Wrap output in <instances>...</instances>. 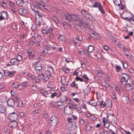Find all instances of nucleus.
<instances>
[{
  "label": "nucleus",
  "instance_id": "1",
  "mask_svg": "<svg viewBox=\"0 0 134 134\" xmlns=\"http://www.w3.org/2000/svg\"><path fill=\"white\" fill-rule=\"evenodd\" d=\"M65 16L64 18L63 19L65 20H68V22H71V19L73 20H75L76 22L79 21L80 22L81 21L82 19L79 18L77 16L73 14L70 15L69 14H67L65 15Z\"/></svg>",
  "mask_w": 134,
  "mask_h": 134
},
{
  "label": "nucleus",
  "instance_id": "2",
  "mask_svg": "<svg viewBox=\"0 0 134 134\" xmlns=\"http://www.w3.org/2000/svg\"><path fill=\"white\" fill-rule=\"evenodd\" d=\"M39 77H40L41 79H42L43 81L44 82L47 80L48 79L51 77V74L50 73L47 72H46L45 73H40L38 75Z\"/></svg>",
  "mask_w": 134,
  "mask_h": 134
},
{
  "label": "nucleus",
  "instance_id": "3",
  "mask_svg": "<svg viewBox=\"0 0 134 134\" xmlns=\"http://www.w3.org/2000/svg\"><path fill=\"white\" fill-rule=\"evenodd\" d=\"M81 13L87 19H88L92 21H95L94 19L93 16L87 11L85 10H81Z\"/></svg>",
  "mask_w": 134,
  "mask_h": 134
},
{
  "label": "nucleus",
  "instance_id": "4",
  "mask_svg": "<svg viewBox=\"0 0 134 134\" xmlns=\"http://www.w3.org/2000/svg\"><path fill=\"white\" fill-rule=\"evenodd\" d=\"M8 118L11 121L16 120L18 118V115L16 113L13 112L9 114Z\"/></svg>",
  "mask_w": 134,
  "mask_h": 134
},
{
  "label": "nucleus",
  "instance_id": "5",
  "mask_svg": "<svg viewBox=\"0 0 134 134\" xmlns=\"http://www.w3.org/2000/svg\"><path fill=\"white\" fill-rule=\"evenodd\" d=\"M48 120H50V123H51L55 126L56 125L58 122V117L55 115L52 116L49 119H48Z\"/></svg>",
  "mask_w": 134,
  "mask_h": 134
},
{
  "label": "nucleus",
  "instance_id": "6",
  "mask_svg": "<svg viewBox=\"0 0 134 134\" xmlns=\"http://www.w3.org/2000/svg\"><path fill=\"white\" fill-rule=\"evenodd\" d=\"M17 77H18V79L17 77L15 79V82L13 83L11 85V87H12L15 89H17L19 86V81H18L17 80H18V81L21 80L20 76H17Z\"/></svg>",
  "mask_w": 134,
  "mask_h": 134
},
{
  "label": "nucleus",
  "instance_id": "7",
  "mask_svg": "<svg viewBox=\"0 0 134 134\" xmlns=\"http://www.w3.org/2000/svg\"><path fill=\"white\" fill-rule=\"evenodd\" d=\"M4 75L7 76H9L10 77H13L14 75L15 72L14 71H10L7 70H5L3 71Z\"/></svg>",
  "mask_w": 134,
  "mask_h": 134
},
{
  "label": "nucleus",
  "instance_id": "8",
  "mask_svg": "<svg viewBox=\"0 0 134 134\" xmlns=\"http://www.w3.org/2000/svg\"><path fill=\"white\" fill-rule=\"evenodd\" d=\"M80 25H83L84 27H86V28H87L90 29L91 25L89 23L85 21H83L82 19L81 21L80 22Z\"/></svg>",
  "mask_w": 134,
  "mask_h": 134
},
{
  "label": "nucleus",
  "instance_id": "9",
  "mask_svg": "<svg viewBox=\"0 0 134 134\" xmlns=\"http://www.w3.org/2000/svg\"><path fill=\"white\" fill-rule=\"evenodd\" d=\"M15 100L13 99L9 98L7 100V105L10 107H13L15 104Z\"/></svg>",
  "mask_w": 134,
  "mask_h": 134
},
{
  "label": "nucleus",
  "instance_id": "10",
  "mask_svg": "<svg viewBox=\"0 0 134 134\" xmlns=\"http://www.w3.org/2000/svg\"><path fill=\"white\" fill-rule=\"evenodd\" d=\"M18 124L16 120H12L9 122V125L11 128H15L17 127Z\"/></svg>",
  "mask_w": 134,
  "mask_h": 134
},
{
  "label": "nucleus",
  "instance_id": "11",
  "mask_svg": "<svg viewBox=\"0 0 134 134\" xmlns=\"http://www.w3.org/2000/svg\"><path fill=\"white\" fill-rule=\"evenodd\" d=\"M28 55L30 59H32L34 57L35 52L34 50L29 49L28 51Z\"/></svg>",
  "mask_w": 134,
  "mask_h": 134
},
{
  "label": "nucleus",
  "instance_id": "12",
  "mask_svg": "<svg viewBox=\"0 0 134 134\" xmlns=\"http://www.w3.org/2000/svg\"><path fill=\"white\" fill-rule=\"evenodd\" d=\"M10 63L12 65H18L19 64V62L15 58H13L10 60Z\"/></svg>",
  "mask_w": 134,
  "mask_h": 134
},
{
  "label": "nucleus",
  "instance_id": "13",
  "mask_svg": "<svg viewBox=\"0 0 134 134\" xmlns=\"http://www.w3.org/2000/svg\"><path fill=\"white\" fill-rule=\"evenodd\" d=\"M35 69L36 71L38 72L42 71V66L41 64H35Z\"/></svg>",
  "mask_w": 134,
  "mask_h": 134
},
{
  "label": "nucleus",
  "instance_id": "14",
  "mask_svg": "<svg viewBox=\"0 0 134 134\" xmlns=\"http://www.w3.org/2000/svg\"><path fill=\"white\" fill-rule=\"evenodd\" d=\"M133 84L132 83H129L125 86L126 90L128 91H130L133 88Z\"/></svg>",
  "mask_w": 134,
  "mask_h": 134
},
{
  "label": "nucleus",
  "instance_id": "15",
  "mask_svg": "<svg viewBox=\"0 0 134 134\" xmlns=\"http://www.w3.org/2000/svg\"><path fill=\"white\" fill-rule=\"evenodd\" d=\"M43 4L41 3L40 2H36L35 4V6L37 10L39 9L41 10H43Z\"/></svg>",
  "mask_w": 134,
  "mask_h": 134
},
{
  "label": "nucleus",
  "instance_id": "16",
  "mask_svg": "<svg viewBox=\"0 0 134 134\" xmlns=\"http://www.w3.org/2000/svg\"><path fill=\"white\" fill-rule=\"evenodd\" d=\"M25 0H16V3L17 5L20 7H23L24 5V2Z\"/></svg>",
  "mask_w": 134,
  "mask_h": 134
},
{
  "label": "nucleus",
  "instance_id": "17",
  "mask_svg": "<svg viewBox=\"0 0 134 134\" xmlns=\"http://www.w3.org/2000/svg\"><path fill=\"white\" fill-rule=\"evenodd\" d=\"M18 12L20 14L22 15H25L26 14L27 12L26 9L23 8H19L18 9Z\"/></svg>",
  "mask_w": 134,
  "mask_h": 134
},
{
  "label": "nucleus",
  "instance_id": "18",
  "mask_svg": "<svg viewBox=\"0 0 134 134\" xmlns=\"http://www.w3.org/2000/svg\"><path fill=\"white\" fill-rule=\"evenodd\" d=\"M115 116L113 114L110 115L107 117V119L109 120L115 122Z\"/></svg>",
  "mask_w": 134,
  "mask_h": 134
},
{
  "label": "nucleus",
  "instance_id": "19",
  "mask_svg": "<svg viewBox=\"0 0 134 134\" xmlns=\"http://www.w3.org/2000/svg\"><path fill=\"white\" fill-rule=\"evenodd\" d=\"M60 99L61 101L63 102H65L67 101L68 99L69 100L67 97L65 96H62L61 97Z\"/></svg>",
  "mask_w": 134,
  "mask_h": 134
},
{
  "label": "nucleus",
  "instance_id": "20",
  "mask_svg": "<svg viewBox=\"0 0 134 134\" xmlns=\"http://www.w3.org/2000/svg\"><path fill=\"white\" fill-rule=\"evenodd\" d=\"M6 109L5 107L0 105V113H3L6 111Z\"/></svg>",
  "mask_w": 134,
  "mask_h": 134
},
{
  "label": "nucleus",
  "instance_id": "21",
  "mask_svg": "<svg viewBox=\"0 0 134 134\" xmlns=\"http://www.w3.org/2000/svg\"><path fill=\"white\" fill-rule=\"evenodd\" d=\"M71 86L72 87L76 88L77 89H79L78 84L76 83L75 81H74L71 83Z\"/></svg>",
  "mask_w": 134,
  "mask_h": 134
},
{
  "label": "nucleus",
  "instance_id": "22",
  "mask_svg": "<svg viewBox=\"0 0 134 134\" xmlns=\"http://www.w3.org/2000/svg\"><path fill=\"white\" fill-rule=\"evenodd\" d=\"M7 12L5 11H3L1 12V15L4 19L5 18H7Z\"/></svg>",
  "mask_w": 134,
  "mask_h": 134
},
{
  "label": "nucleus",
  "instance_id": "23",
  "mask_svg": "<svg viewBox=\"0 0 134 134\" xmlns=\"http://www.w3.org/2000/svg\"><path fill=\"white\" fill-rule=\"evenodd\" d=\"M94 49V47L93 46L90 45L88 48V52L90 53H91L93 51Z\"/></svg>",
  "mask_w": 134,
  "mask_h": 134
},
{
  "label": "nucleus",
  "instance_id": "24",
  "mask_svg": "<svg viewBox=\"0 0 134 134\" xmlns=\"http://www.w3.org/2000/svg\"><path fill=\"white\" fill-rule=\"evenodd\" d=\"M41 93H42L43 95L46 97H48V92L45 91L44 90H42L41 91Z\"/></svg>",
  "mask_w": 134,
  "mask_h": 134
},
{
  "label": "nucleus",
  "instance_id": "25",
  "mask_svg": "<svg viewBox=\"0 0 134 134\" xmlns=\"http://www.w3.org/2000/svg\"><path fill=\"white\" fill-rule=\"evenodd\" d=\"M79 53L80 54L82 55H86L87 56L89 55L88 53L83 50H82L81 51H79Z\"/></svg>",
  "mask_w": 134,
  "mask_h": 134
},
{
  "label": "nucleus",
  "instance_id": "26",
  "mask_svg": "<svg viewBox=\"0 0 134 134\" xmlns=\"http://www.w3.org/2000/svg\"><path fill=\"white\" fill-rule=\"evenodd\" d=\"M113 2L115 4L120 6V4H121V2L120 0H113Z\"/></svg>",
  "mask_w": 134,
  "mask_h": 134
},
{
  "label": "nucleus",
  "instance_id": "27",
  "mask_svg": "<svg viewBox=\"0 0 134 134\" xmlns=\"http://www.w3.org/2000/svg\"><path fill=\"white\" fill-rule=\"evenodd\" d=\"M128 80L125 79V77H122L121 79V82L122 85H125V84Z\"/></svg>",
  "mask_w": 134,
  "mask_h": 134
},
{
  "label": "nucleus",
  "instance_id": "28",
  "mask_svg": "<svg viewBox=\"0 0 134 134\" xmlns=\"http://www.w3.org/2000/svg\"><path fill=\"white\" fill-rule=\"evenodd\" d=\"M89 103L90 105L93 106H96L97 104L96 101L93 100H90L89 102Z\"/></svg>",
  "mask_w": 134,
  "mask_h": 134
},
{
  "label": "nucleus",
  "instance_id": "29",
  "mask_svg": "<svg viewBox=\"0 0 134 134\" xmlns=\"http://www.w3.org/2000/svg\"><path fill=\"white\" fill-rule=\"evenodd\" d=\"M74 109L76 110L79 113H81L82 112V110L80 107H74Z\"/></svg>",
  "mask_w": 134,
  "mask_h": 134
},
{
  "label": "nucleus",
  "instance_id": "30",
  "mask_svg": "<svg viewBox=\"0 0 134 134\" xmlns=\"http://www.w3.org/2000/svg\"><path fill=\"white\" fill-rule=\"evenodd\" d=\"M102 84L103 86L105 87L107 90H109L110 89V86L109 84H107L105 82H104Z\"/></svg>",
  "mask_w": 134,
  "mask_h": 134
},
{
  "label": "nucleus",
  "instance_id": "31",
  "mask_svg": "<svg viewBox=\"0 0 134 134\" xmlns=\"http://www.w3.org/2000/svg\"><path fill=\"white\" fill-rule=\"evenodd\" d=\"M106 107L108 108H111L112 106V103L111 101H108L107 104H106Z\"/></svg>",
  "mask_w": 134,
  "mask_h": 134
},
{
  "label": "nucleus",
  "instance_id": "32",
  "mask_svg": "<svg viewBox=\"0 0 134 134\" xmlns=\"http://www.w3.org/2000/svg\"><path fill=\"white\" fill-rule=\"evenodd\" d=\"M27 82L22 83L20 84H19V86H21L20 88L21 89H23L26 86H27Z\"/></svg>",
  "mask_w": 134,
  "mask_h": 134
},
{
  "label": "nucleus",
  "instance_id": "33",
  "mask_svg": "<svg viewBox=\"0 0 134 134\" xmlns=\"http://www.w3.org/2000/svg\"><path fill=\"white\" fill-rule=\"evenodd\" d=\"M53 71V69L52 66L49 67L47 68V70L46 72H47L49 73H50L51 74V73Z\"/></svg>",
  "mask_w": 134,
  "mask_h": 134
},
{
  "label": "nucleus",
  "instance_id": "34",
  "mask_svg": "<svg viewBox=\"0 0 134 134\" xmlns=\"http://www.w3.org/2000/svg\"><path fill=\"white\" fill-rule=\"evenodd\" d=\"M117 46L118 47L121 49H122L124 51H125V50L126 49L124 46L121 44H118L117 45Z\"/></svg>",
  "mask_w": 134,
  "mask_h": 134
},
{
  "label": "nucleus",
  "instance_id": "35",
  "mask_svg": "<svg viewBox=\"0 0 134 134\" xmlns=\"http://www.w3.org/2000/svg\"><path fill=\"white\" fill-rule=\"evenodd\" d=\"M82 77L83 78H84L85 79V80H83V81L85 82H86L88 80H89V79L88 77H87V75L85 74H84L83 76H82Z\"/></svg>",
  "mask_w": 134,
  "mask_h": 134
},
{
  "label": "nucleus",
  "instance_id": "36",
  "mask_svg": "<svg viewBox=\"0 0 134 134\" xmlns=\"http://www.w3.org/2000/svg\"><path fill=\"white\" fill-rule=\"evenodd\" d=\"M67 21L65 22L62 23L63 25L64 28L66 29H68V27L67 26V24H68L69 22H68V20H67Z\"/></svg>",
  "mask_w": 134,
  "mask_h": 134
},
{
  "label": "nucleus",
  "instance_id": "37",
  "mask_svg": "<svg viewBox=\"0 0 134 134\" xmlns=\"http://www.w3.org/2000/svg\"><path fill=\"white\" fill-rule=\"evenodd\" d=\"M100 103V106L102 108H104L106 106V104L105 102H104L103 101H100L99 102Z\"/></svg>",
  "mask_w": 134,
  "mask_h": 134
},
{
  "label": "nucleus",
  "instance_id": "38",
  "mask_svg": "<svg viewBox=\"0 0 134 134\" xmlns=\"http://www.w3.org/2000/svg\"><path fill=\"white\" fill-rule=\"evenodd\" d=\"M51 48V47L49 45H47L44 47V51H49Z\"/></svg>",
  "mask_w": 134,
  "mask_h": 134
},
{
  "label": "nucleus",
  "instance_id": "39",
  "mask_svg": "<svg viewBox=\"0 0 134 134\" xmlns=\"http://www.w3.org/2000/svg\"><path fill=\"white\" fill-rule=\"evenodd\" d=\"M65 37L63 35H61L59 37V40L61 41H64L65 40Z\"/></svg>",
  "mask_w": 134,
  "mask_h": 134
},
{
  "label": "nucleus",
  "instance_id": "40",
  "mask_svg": "<svg viewBox=\"0 0 134 134\" xmlns=\"http://www.w3.org/2000/svg\"><path fill=\"white\" fill-rule=\"evenodd\" d=\"M86 129L87 131L90 132L92 130V128L91 126L88 125L86 126Z\"/></svg>",
  "mask_w": 134,
  "mask_h": 134
},
{
  "label": "nucleus",
  "instance_id": "41",
  "mask_svg": "<svg viewBox=\"0 0 134 134\" xmlns=\"http://www.w3.org/2000/svg\"><path fill=\"white\" fill-rule=\"evenodd\" d=\"M15 58L19 63V62L21 61L22 59V57L20 55H18L16 57V58Z\"/></svg>",
  "mask_w": 134,
  "mask_h": 134
},
{
  "label": "nucleus",
  "instance_id": "42",
  "mask_svg": "<svg viewBox=\"0 0 134 134\" xmlns=\"http://www.w3.org/2000/svg\"><path fill=\"white\" fill-rule=\"evenodd\" d=\"M132 17L131 18V19L129 21V22L131 23V24L132 25H134V17H133V15H131Z\"/></svg>",
  "mask_w": 134,
  "mask_h": 134
},
{
  "label": "nucleus",
  "instance_id": "43",
  "mask_svg": "<svg viewBox=\"0 0 134 134\" xmlns=\"http://www.w3.org/2000/svg\"><path fill=\"white\" fill-rule=\"evenodd\" d=\"M31 9L34 12L37 11V9L35 6V5H31Z\"/></svg>",
  "mask_w": 134,
  "mask_h": 134
},
{
  "label": "nucleus",
  "instance_id": "44",
  "mask_svg": "<svg viewBox=\"0 0 134 134\" xmlns=\"http://www.w3.org/2000/svg\"><path fill=\"white\" fill-rule=\"evenodd\" d=\"M123 68H126L128 67V65L124 61H123L122 62Z\"/></svg>",
  "mask_w": 134,
  "mask_h": 134
},
{
  "label": "nucleus",
  "instance_id": "45",
  "mask_svg": "<svg viewBox=\"0 0 134 134\" xmlns=\"http://www.w3.org/2000/svg\"><path fill=\"white\" fill-rule=\"evenodd\" d=\"M75 80L76 81H80V82H82L83 81V80L82 78L78 76H77L75 78Z\"/></svg>",
  "mask_w": 134,
  "mask_h": 134
},
{
  "label": "nucleus",
  "instance_id": "46",
  "mask_svg": "<svg viewBox=\"0 0 134 134\" xmlns=\"http://www.w3.org/2000/svg\"><path fill=\"white\" fill-rule=\"evenodd\" d=\"M74 42L76 46H79L80 43L81 41H79L78 40L74 39Z\"/></svg>",
  "mask_w": 134,
  "mask_h": 134
},
{
  "label": "nucleus",
  "instance_id": "47",
  "mask_svg": "<svg viewBox=\"0 0 134 134\" xmlns=\"http://www.w3.org/2000/svg\"><path fill=\"white\" fill-rule=\"evenodd\" d=\"M52 19L56 23L58 24L59 23L58 20L55 16L53 17Z\"/></svg>",
  "mask_w": 134,
  "mask_h": 134
},
{
  "label": "nucleus",
  "instance_id": "48",
  "mask_svg": "<svg viewBox=\"0 0 134 134\" xmlns=\"http://www.w3.org/2000/svg\"><path fill=\"white\" fill-rule=\"evenodd\" d=\"M124 75V76H122V77H125V79L127 80L129 79V76L127 74L123 73L122 74V75Z\"/></svg>",
  "mask_w": 134,
  "mask_h": 134
},
{
  "label": "nucleus",
  "instance_id": "49",
  "mask_svg": "<svg viewBox=\"0 0 134 134\" xmlns=\"http://www.w3.org/2000/svg\"><path fill=\"white\" fill-rule=\"evenodd\" d=\"M38 26L39 27H41V28H42V27L43 26V22H42V21L41 22L40 21H38Z\"/></svg>",
  "mask_w": 134,
  "mask_h": 134
},
{
  "label": "nucleus",
  "instance_id": "50",
  "mask_svg": "<svg viewBox=\"0 0 134 134\" xmlns=\"http://www.w3.org/2000/svg\"><path fill=\"white\" fill-rule=\"evenodd\" d=\"M75 39L78 40L79 41H81L82 40V38L81 36L77 35Z\"/></svg>",
  "mask_w": 134,
  "mask_h": 134
},
{
  "label": "nucleus",
  "instance_id": "51",
  "mask_svg": "<svg viewBox=\"0 0 134 134\" xmlns=\"http://www.w3.org/2000/svg\"><path fill=\"white\" fill-rule=\"evenodd\" d=\"M101 4L98 2H95L94 4L93 5L94 7H98Z\"/></svg>",
  "mask_w": 134,
  "mask_h": 134
},
{
  "label": "nucleus",
  "instance_id": "52",
  "mask_svg": "<svg viewBox=\"0 0 134 134\" xmlns=\"http://www.w3.org/2000/svg\"><path fill=\"white\" fill-rule=\"evenodd\" d=\"M99 8V10L101 12V13H104V12L103 10V6L102 5H101L98 7Z\"/></svg>",
  "mask_w": 134,
  "mask_h": 134
},
{
  "label": "nucleus",
  "instance_id": "53",
  "mask_svg": "<svg viewBox=\"0 0 134 134\" xmlns=\"http://www.w3.org/2000/svg\"><path fill=\"white\" fill-rule=\"evenodd\" d=\"M37 25L35 24H33L31 26V29L32 30H35L37 28Z\"/></svg>",
  "mask_w": 134,
  "mask_h": 134
},
{
  "label": "nucleus",
  "instance_id": "54",
  "mask_svg": "<svg viewBox=\"0 0 134 134\" xmlns=\"http://www.w3.org/2000/svg\"><path fill=\"white\" fill-rule=\"evenodd\" d=\"M79 122L81 124L83 125L85 123V120L84 119L80 118L79 119Z\"/></svg>",
  "mask_w": 134,
  "mask_h": 134
},
{
  "label": "nucleus",
  "instance_id": "55",
  "mask_svg": "<svg viewBox=\"0 0 134 134\" xmlns=\"http://www.w3.org/2000/svg\"><path fill=\"white\" fill-rule=\"evenodd\" d=\"M111 97L114 102L115 103L117 102L116 98L115 95L113 94L112 96Z\"/></svg>",
  "mask_w": 134,
  "mask_h": 134
},
{
  "label": "nucleus",
  "instance_id": "56",
  "mask_svg": "<svg viewBox=\"0 0 134 134\" xmlns=\"http://www.w3.org/2000/svg\"><path fill=\"white\" fill-rule=\"evenodd\" d=\"M9 5L11 7L12 9L14 8V5L13 3L10 1H9Z\"/></svg>",
  "mask_w": 134,
  "mask_h": 134
},
{
  "label": "nucleus",
  "instance_id": "57",
  "mask_svg": "<svg viewBox=\"0 0 134 134\" xmlns=\"http://www.w3.org/2000/svg\"><path fill=\"white\" fill-rule=\"evenodd\" d=\"M62 70L65 73H68L69 72V69L67 68H63Z\"/></svg>",
  "mask_w": 134,
  "mask_h": 134
},
{
  "label": "nucleus",
  "instance_id": "58",
  "mask_svg": "<svg viewBox=\"0 0 134 134\" xmlns=\"http://www.w3.org/2000/svg\"><path fill=\"white\" fill-rule=\"evenodd\" d=\"M55 103L58 106H62V103L60 101H57Z\"/></svg>",
  "mask_w": 134,
  "mask_h": 134
},
{
  "label": "nucleus",
  "instance_id": "59",
  "mask_svg": "<svg viewBox=\"0 0 134 134\" xmlns=\"http://www.w3.org/2000/svg\"><path fill=\"white\" fill-rule=\"evenodd\" d=\"M57 94V93L56 92H55L53 93L51 96L50 97L53 98L55 97L56 96Z\"/></svg>",
  "mask_w": 134,
  "mask_h": 134
},
{
  "label": "nucleus",
  "instance_id": "60",
  "mask_svg": "<svg viewBox=\"0 0 134 134\" xmlns=\"http://www.w3.org/2000/svg\"><path fill=\"white\" fill-rule=\"evenodd\" d=\"M104 127H105V128H108L109 126V124L107 122L105 123H104Z\"/></svg>",
  "mask_w": 134,
  "mask_h": 134
},
{
  "label": "nucleus",
  "instance_id": "61",
  "mask_svg": "<svg viewBox=\"0 0 134 134\" xmlns=\"http://www.w3.org/2000/svg\"><path fill=\"white\" fill-rule=\"evenodd\" d=\"M68 26H70L71 27L74 28L76 27V25L74 23H72V24H68Z\"/></svg>",
  "mask_w": 134,
  "mask_h": 134
},
{
  "label": "nucleus",
  "instance_id": "62",
  "mask_svg": "<svg viewBox=\"0 0 134 134\" xmlns=\"http://www.w3.org/2000/svg\"><path fill=\"white\" fill-rule=\"evenodd\" d=\"M42 31L43 34H48L47 31L45 29H42Z\"/></svg>",
  "mask_w": 134,
  "mask_h": 134
},
{
  "label": "nucleus",
  "instance_id": "63",
  "mask_svg": "<svg viewBox=\"0 0 134 134\" xmlns=\"http://www.w3.org/2000/svg\"><path fill=\"white\" fill-rule=\"evenodd\" d=\"M48 6L47 5H44L43 4V10L45 9L47 10H48Z\"/></svg>",
  "mask_w": 134,
  "mask_h": 134
},
{
  "label": "nucleus",
  "instance_id": "64",
  "mask_svg": "<svg viewBox=\"0 0 134 134\" xmlns=\"http://www.w3.org/2000/svg\"><path fill=\"white\" fill-rule=\"evenodd\" d=\"M11 133V131L9 129H7L5 132V134H10Z\"/></svg>",
  "mask_w": 134,
  "mask_h": 134
}]
</instances>
